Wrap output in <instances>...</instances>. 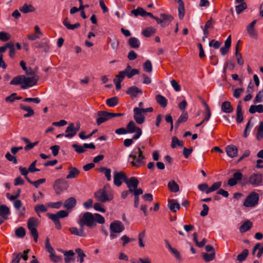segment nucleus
Here are the masks:
<instances>
[{
    "label": "nucleus",
    "mask_w": 263,
    "mask_h": 263,
    "mask_svg": "<svg viewBox=\"0 0 263 263\" xmlns=\"http://www.w3.org/2000/svg\"><path fill=\"white\" fill-rule=\"evenodd\" d=\"M105 222L104 218L100 214H92L90 212L84 213L77 222L80 226V229L76 227H70L69 229L70 232L79 237H86L87 234L84 231V226H86L89 228H93L97 223L104 224Z\"/></svg>",
    "instance_id": "obj_1"
},
{
    "label": "nucleus",
    "mask_w": 263,
    "mask_h": 263,
    "mask_svg": "<svg viewBox=\"0 0 263 263\" xmlns=\"http://www.w3.org/2000/svg\"><path fill=\"white\" fill-rule=\"evenodd\" d=\"M144 159L141 149H134L129 156V161L136 167H139L143 164Z\"/></svg>",
    "instance_id": "obj_2"
},
{
    "label": "nucleus",
    "mask_w": 263,
    "mask_h": 263,
    "mask_svg": "<svg viewBox=\"0 0 263 263\" xmlns=\"http://www.w3.org/2000/svg\"><path fill=\"white\" fill-rule=\"evenodd\" d=\"M153 111V108L152 107L147 108L135 107L133 109L134 118L138 124H142L145 121L143 114L147 112H152Z\"/></svg>",
    "instance_id": "obj_3"
},
{
    "label": "nucleus",
    "mask_w": 263,
    "mask_h": 263,
    "mask_svg": "<svg viewBox=\"0 0 263 263\" xmlns=\"http://www.w3.org/2000/svg\"><path fill=\"white\" fill-rule=\"evenodd\" d=\"M39 224V221L38 219L35 217H31L28 220L27 227L35 242H37V241L38 232L36 228Z\"/></svg>",
    "instance_id": "obj_4"
},
{
    "label": "nucleus",
    "mask_w": 263,
    "mask_h": 263,
    "mask_svg": "<svg viewBox=\"0 0 263 263\" xmlns=\"http://www.w3.org/2000/svg\"><path fill=\"white\" fill-rule=\"evenodd\" d=\"M96 199L102 202H106L113 199V195L111 192H107L104 189H100L95 194Z\"/></svg>",
    "instance_id": "obj_5"
},
{
    "label": "nucleus",
    "mask_w": 263,
    "mask_h": 263,
    "mask_svg": "<svg viewBox=\"0 0 263 263\" xmlns=\"http://www.w3.org/2000/svg\"><path fill=\"white\" fill-rule=\"evenodd\" d=\"M259 195L257 193L251 192L245 200L243 205L247 208H253L255 206L258 202Z\"/></svg>",
    "instance_id": "obj_6"
},
{
    "label": "nucleus",
    "mask_w": 263,
    "mask_h": 263,
    "mask_svg": "<svg viewBox=\"0 0 263 263\" xmlns=\"http://www.w3.org/2000/svg\"><path fill=\"white\" fill-rule=\"evenodd\" d=\"M45 249L46 251L49 253V257L53 262L57 263L62 260V256L56 255L54 250L50 244L48 238L46 240Z\"/></svg>",
    "instance_id": "obj_7"
},
{
    "label": "nucleus",
    "mask_w": 263,
    "mask_h": 263,
    "mask_svg": "<svg viewBox=\"0 0 263 263\" xmlns=\"http://www.w3.org/2000/svg\"><path fill=\"white\" fill-rule=\"evenodd\" d=\"M68 187V183L64 179H58L54 183L53 188L57 194H60Z\"/></svg>",
    "instance_id": "obj_8"
},
{
    "label": "nucleus",
    "mask_w": 263,
    "mask_h": 263,
    "mask_svg": "<svg viewBox=\"0 0 263 263\" xmlns=\"http://www.w3.org/2000/svg\"><path fill=\"white\" fill-rule=\"evenodd\" d=\"M38 80L39 77L37 75H33V77H29L24 76L23 83H22L21 88L23 89H26L32 87L37 84Z\"/></svg>",
    "instance_id": "obj_9"
},
{
    "label": "nucleus",
    "mask_w": 263,
    "mask_h": 263,
    "mask_svg": "<svg viewBox=\"0 0 263 263\" xmlns=\"http://www.w3.org/2000/svg\"><path fill=\"white\" fill-rule=\"evenodd\" d=\"M139 71L138 69H132L131 66L128 65L124 70L119 72L118 76L123 79H124L125 76L128 78H131L134 76L139 74Z\"/></svg>",
    "instance_id": "obj_10"
},
{
    "label": "nucleus",
    "mask_w": 263,
    "mask_h": 263,
    "mask_svg": "<svg viewBox=\"0 0 263 263\" xmlns=\"http://www.w3.org/2000/svg\"><path fill=\"white\" fill-rule=\"evenodd\" d=\"M127 130L128 133H133L136 132V134L133 137V139H137L141 135L142 130L139 127L136 126L135 123L131 121L127 125Z\"/></svg>",
    "instance_id": "obj_11"
},
{
    "label": "nucleus",
    "mask_w": 263,
    "mask_h": 263,
    "mask_svg": "<svg viewBox=\"0 0 263 263\" xmlns=\"http://www.w3.org/2000/svg\"><path fill=\"white\" fill-rule=\"evenodd\" d=\"M80 125H75L73 123H70L65 130V136L68 138H71L75 136L80 130Z\"/></svg>",
    "instance_id": "obj_12"
},
{
    "label": "nucleus",
    "mask_w": 263,
    "mask_h": 263,
    "mask_svg": "<svg viewBox=\"0 0 263 263\" xmlns=\"http://www.w3.org/2000/svg\"><path fill=\"white\" fill-rule=\"evenodd\" d=\"M125 229V227L122 222L119 220H115L109 225L110 231L116 232L117 234L122 233Z\"/></svg>",
    "instance_id": "obj_13"
},
{
    "label": "nucleus",
    "mask_w": 263,
    "mask_h": 263,
    "mask_svg": "<svg viewBox=\"0 0 263 263\" xmlns=\"http://www.w3.org/2000/svg\"><path fill=\"white\" fill-rule=\"evenodd\" d=\"M127 179L126 175L122 172H117L116 171L114 172V183L117 186L121 185L122 181L125 183Z\"/></svg>",
    "instance_id": "obj_14"
},
{
    "label": "nucleus",
    "mask_w": 263,
    "mask_h": 263,
    "mask_svg": "<svg viewBox=\"0 0 263 263\" xmlns=\"http://www.w3.org/2000/svg\"><path fill=\"white\" fill-rule=\"evenodd\" d=\"M242 178V174L240 170H237L233 175V177L230 178L228 181V184L230 186L236 185Z\"/></svg>",
    "instance_id": "obj_15"
},
{
    "label": "nucleus",
    "mask_w": 263,
    "mask_h": 263,
    "mask_svg": "<svg viewBox=\"0 0 263 263\" xmlns=\"http://www.w3.org/2000/svg\"><path fill=\"white\" fill-rule=\"evenodd\" d=\"M97 115L98 117L96 119V123L98 125H100L110 119L109 112L107 111H99Z\"/></svg>",
    "instance_id": "obj_16"
},
{
    "label": "nucleus",
    "mask_w": 263,
    "mask_h": 263,
    "mask_svg": "<svg viewBox=\"0 0 263 263\" xmlns=\"http://www.w3.org/2000/svg\"><path fill=\"white\" fill-rule=\"evenodd\" d=\"M262 176L259 174H253L249 178V182L254 186H257L261 184Z\"/></svg>",
    "instance_id": "obj_17"
},
{
    "label": "nucleus",
    "mask_w": 263,
    "mask_h": 263,
    "mask_svg": "<svg viewBox=\"0 0 263 263\" xmlns=\"http://www.w3.org/2000/svg\"><path fill=\"white\" fill-rule=\"evenodd\" d=\"M257 21H253L247 27V30L249 35L253 38H257V32L255 29V25Z\"/></svg>",
    "instance_id": "obj_18"
},
{
    "label": "nucleus",
    "mask_w": 263,
    "mask_h": 263,
    "mask_svg": "<svg viewBox=\"0 0 263 263\" xmlns=\"http://www.w3.org/2000/svg\"><path fill=\"white\" fill-rule=\"evenodd\" d=\"M256 133L255 138L258 141L263 142V122L261 121L259 124L256 126Z\"/></svg>",
    "instance_id": "obj_19"
},
{
    "label": "nucleus",
    "mask_w": 263,
    "mask_h": 263,
    "mask_svg": "<svg viewBox=\"0 0 263 263\" xmlns=\"http://www.w3.org/2000/svg\"><path fill=\"white\" fill-rule=\"evenodd\" d=\"M219 153H227V155L230 158H234L237 155L238 149H214Z\"/></svg>",
    "instance_id": "obj_20"
},
{
    "label": "nucleus",
    "mask_w": 263,
    "mask_h": 263,
    "mask_svg": "<svg viewBox=\"0 0 263 263\" xmlns=\"http://www.w3.org/2000/svg\"><path fill=\"white\" fill-rule=\"evenodd\" d=\"M214 22L212 18L209 20L205 23V24L203 27H201L203 30V33L204 35H209L210 30L213 29L214 26Z\"/></svg>",
    "instance_id": "obj_21"
},
{
    "label": "nucleus",
    "mask_w": 263,
    "mask_h": 263,
    "mask_svg": "<svg viewBox=\"0 0 263 263\" xmlns=\"http://www.w3.org/2000/svg\"><path fill=\"white\" fill-rule=\"evenodd\" d=\"M68 174L66 176V179H67L76 178L80 174V171L78 169L71 166L68 167Z\"/></svg>",
    "instance_id": "obj_22"
},
{
    "label": "nucleus",
    "mask_w": 263,
    "mask_h": 263,
    "mask_svg": "<svg viewBox=\"0 0 263 263\" xmlns=\"http://www.w3.org/2000/svg\"><path fill=\"white\" fill-rule=\"evenodd\" d=\"M20 108L24 111H27V114L24 115V118H28L31 117L34 114L33 109L29 106L25 105L21 103L20 104Z\"/></svg>",
    "instance_id": "obj_23"
},
{
    "label": "nucleus",
    "mask_w": 263,
    "mask_h": 263,
    "mask_svg": "<svg viewBox=\"0 0 263 263\" xmlns=\"http://www.w3.org/2000/svg\"><path fill=\"white\" fill-rule=\"evenodd\" d=\"M126 93L131 97H136L139 93H142V91L136 86H131L127 89Z\"/></svg>",
    "instance_id": "obj_24"
},
{
    "label": "nucleus",
    "mask_w": 263,
    "mask_h": 263,
    "mask_svg": "<svg viewBox=\"0 0 263 263\" xmlns=\"http://www.w3.org/2000/svg\"><path fill=\"white\" fill-rule=\"evenodd\" d=\"M129 46L134 49H138L141 44L140 40L135 37H131L128 40Z\"/></svg>",
    "instance_id": "obj_25"
},
{
    "label": "nucleus",
    "mask_w": 263,
    "mask_h": 263,
    "mask_svg": "<svg viewBox=\"0 0 263 263\" xmlns=\"http://www.w3.org/2000/svg\"><path fill=\"white\" fill-rule=\"evenodd\" d=\"M76 203V199L74 197H70L65 201L64 207L68 210L71 209L75 206Z\"/></svg>",
    "instance_id": "obj_26"
},
{
    "label": "nucleus",
    "mask_w": 263,
    "mask_h": 263,
    "mask_svg": "<svg viewBox=\"0 0 263 263\" xmlns=\"http://www.w3.org/2000/svg\"><path fill=\"white\" fill-rule=\"evenodd\" d=\"M160 17H161L162 27H165L167 26L173 20V17L171 15L166 14L162 13L160 15Z\"/></svg>",
    "instance_id": "obj_27"
},
{
    "label": "nucleus",
    "mask_w": 263,
    "mask_h": 263,
    "mask_svg": "<svg viewBox=\"0 0 263 263\" xmlns=\"http://www.w3.org/2000/svg\"><path fill=\"white\" fill-rule=\"evenodd\" d=\"M168 206L171 211L176 212L180 209V204L174 199H170L168 201Z\"/></svg>",
    "instance_id": "obj_28"
},
{
    "label": "nucleus",
    "mask_w": 263,
    "mask_h": 263,
    "mask_svg": "<svg viewBox=\"0 0 263 263\" xmlns=\"http://www.w3.org/2000/svg\"><path fill=\"white\" fill-rule=\"evenodd\" d=\"M10 213V210L8 206L4 204L0 205V216L3 219H6Z\"/></svg>",
    "instance_id": "obj_29"
},
{
    "label": "nucleus",
    "mask_w": 263,
    "mask_h": 263,
    "mask_svg": "<svg viewBox=\"0 0 263 263\" xmlns=\"http://www.w3.org/2000/svg\"><path fill=\"white\" fill-rule=\"evenodd\" d=\"M19 10L22 13H27L29 12H34L35 10V9L32 5L25 4L22 7H20Z\"/></svg>",
    "instance_id": "obj_30"
},
{
    "label": "nucleus",
    "mask_w": 263,
    "mask_h": 263,
    "mask_svg": "<svg viewBox=\"0 0 263 263\" xmlns=\"http://www.w3.org/2000/svg\"><path fill=\"white\" fill-rule=\"evenodd\" d=\"M125 183L127 184V187H133L134 189L137 188L139 181L136 177H133L129 179L127 178Z\"/></svg>",
    "instance_id": "obj_31"
},
{
    "label": "nucleus",
    "mask_w": 263,
    "mask_h": 263,
    "mask_svg": "<svg viewBox=\"0 0 263 263\" xmlns=\"http://www.w3.org/2000/svg\"><path fill=\"white\" fill-rule=\"evenodd\" d=\"M64 255L65 256L64 260L65 263H70L73 261V257L74 253L73 251L69 250L68 251H63Z\"/></svg>",
    "instance_id": "obj_32"
},
{
    "label": "nucleus",
    "mask_w": 263,
    "mask_h": 263,
    "mask_svg": "<svg viewBox=\"0 0 263 263\" xmlns=\"http://www.w3.org/2000/svg\"><path fill=\"white\" fill-rule=\"evenodd\" d=\"M233 108L229 101H225L222 103L221 110L225 113H230L233 111Z\"/></svg>",
    "instance_id": "obj_33"
},
{
    "label": "nucleus",
    "mask_w": 263,
    "mask_h": 263,
    "mask_svg": "<svg viewBox=\"0 0 263 263\" xmlns=\"http://www.w3.org/2000/svg\"><path fill=\"white\" fill-rule=\"evenodd\" d=\"M250 113L254 114L255 112L262 113L263 112V105H252L249 110Z\"/></svg>",
    "instance_id": "obj_34"
},
{
    "label": "nucleus",
    "mask_w": 263,
    "mask_h": 263,
    "mask_svg": "<svg viewBox=\"0 0 263 263\" xmlns=\"http://www.w3.org/2000/svg\"><path fill=\"white\" fill-rule=\"evenodd\" d=\"M156 100L157 102L162 107H165L167 104V100L161 95H157L156 96Z\"/></svg>",
    "instance_id": "obj_35"
},
{
    "label": "nucleus",
    "mask_w": 263,
    "mask_h": 263,
    "mask_svg": "<svg viewBox=\"0 0 263 263\" xmlns=\"http://www.w3.org/2000/svg\"><path fill=\"white\" fill-rule=\"evenodd\" d=\"M178 3H179V7L178 8L179 17L180 19L182 20L185 14L184 3L182 0H178Z\"/></svg>",
    "instance_id": "obj_36"
},
{
    "label": "nucleus",
    "mask_w": 263,
    "mask_h": 263,
    "mask_svg": "<svg viewBox=\"0 0 263 263\" xmlns=\"http://www.w3.org/2000/svg\"><path fill=\"white\" fill-rule=\"evenodd\" d=\"M64 25L69 30H73L75 28H77L80 26V24L79 23H77L73 25H71L69 23L68 18H65L63 21Z\"/></svg>",
    "instance_id": "obj_37"
},
{
    "label": "nucleus",
    "mask_w": 263,
    "mask_h": 263,
    "mask_svg": "<svg viewBox=\"0 0 263 263\" xmlns=\"http://www.w3.org/2000/svg\"><path fill=\"white\" fill-rule=\"evenodd\" d=\"M24 75H20L15 77L10 82V85H17L23 83Z\"/></svg>",
    "instance_id": "obj_38"
},
{
    "label": "nucleus",
    "mask_w": 263,
    "mask_h": 263,
    "mask_svg": "<svg viewBox=\"0 0 263 263\" xmlns=\"http://www.w3.org/2000/svg\"><path fill=\"white\" fill-rule=\"evenodd\" d=\"M176 146H183V142L180 140L177 137L174 136L172 139L171 147L172 148H175Z\"/></svg>",
    "instance_id": "obj_39"
},
{
    "label": "nucleus",
    "mask_w": 263,
    "mask_h": 263,
    "mask_svg": "<svg viewBox=\"0 0 263 263\" xmlns=\"http://www.w3.org/2000/svg\"><path fill=\"white\" fill-rule=\"evenodd\" d=\"M252 227V223L249 221L244 222L240 227L239 231L241 233H244L249 230Z\"/></svg>",
    "instance_id": "obj_40"
},
{
    "label": "nucleus",
    "mask_w": 263,
    "mask_h": 263,
    "mask_svg": "<svg viewBox=\"0 0 263 263\" xmlns=\"http://www.w3.org/2000/svg\"><path fill=\"white\" fill-rule=\"evenodd\" d=\"M168 187L172 192H177L179 190V187L178 185L174 180L170 181L168 183Z\"/></svg>",
    "instance_id": "obj_41"
},
{
    "label": "nucleus",
    "mask_w": 263,
    "mask_h": 263,
    "mask_svg": "<svg viewBox=\"0 0 263 263\" xmlns=\"http://www.w3.org/2000/svg\"><path fill=\"white\" fill-rule=\"evenodd\" d=\"M221 186V182L218 181L214 183L211 186L209 187V189L207 190L206 192V194H209L210 193H212L213 192L215 191L216 190H218L220 188V187Z\"/></svg>",
    "instance_id": "obj_42"
},
{
    "label": "nucleus",
    "mask_w": 263,
    "mask_h": 263,
    "mask_svg": "<svg viewBox=\"0 0 263 263\" xmlns=\"http://www.w3.org/2000/svg\"><path fill=\"white\" fill-rule=\"evenodd\" d=\"M156 32V30L152 27L146 28L145 29L143 30L142 34L145 37H150Z\"/></svg>",
    "instance_id": "obj_43"
},
{
    "label": "nucleus",
    "mask_w": 263,
    "mask_h": 263,
    "mask_svg": "<svg viewBox=\"0 0 263 263\" xmlns=\"http://www.w3.org/2000/svg\"><path fill=\"white\" fill-rule=\"evenodd\" d=\"M146 12H147L145 11L143 8L140 7H139L137 9L133 10L132 11V13L136 16L141 15L142 16L145 17L146 16Z\"/></svg>",
    "instance_id": "obj_44"
},
{
    "label": "nucleus",
    "mask_w": 263,
    "mask_h": 263,
    "mask_svg": "<svg viewBox=\"0 0 263 263\" xmlns=\"http://www.w3.org/2000/svg\"><path fill=\"white\" fill-rule=\"evenodd\" d=\"M249 254V251L247 249H244L242 252L238 255L237 259L239 262H242L246 260Z\"/></svg>",
    "instance_id": "obj_45"
},
{
    "label": "nucleus",
    "mask_w": 263,
    "mask_h": 263,
    "mask_svg": "<svg viewBox=\"0 0 263 263\" xmlns=\"http://www.w3.org/2000/svg\"><path fill=\"white\" fill-rule=\"evenodd\" d=\"M16 96H17L16 93L14 92V93H12L11 95L5 98L6 102L12 103V102H14L15 100L22 99L21 97H17Z\"/></svg>",
    "instance_id": "obj_46"
},
{
    "label": "nucleus",
    "mask_w": 263,
    "mask_h": 263,
    "mask_svg": "<svg viewBox=\"0 0 263 263\" xmlns=\"http://www.w3.org/2000/svg\"><path fill=\"white\" fill-rule=\"evenodd\" d=\"M247 8V5L246 3H239L238 5L235 6L236 13L239 14L241 13L243 10Z\"/></svg>",
    "instance_id": "obj_47"
},
{
    "label": "nucleus",
    "mask_w": 263,
    "mask_h": 263,
    "mask_svg": "<svg viewBox=\"0 0 263 263\" xmlns=\"http://www.w3.org/2000/svg\"><path fill=\"white\" fill-rule=\"evenodd\" d=\"M118 100L117 97L108 99L106 101V104L109 107H114L117 105Z\"/></svg>",
    "instance_id": "obj_48"
},
{
    "label": "nucleus",
    "mask_w": 263,
    "mask_h": 263,
    "mask_svg": "<svg viewBox=\"0 0 263 263\" xmlns=\"http://www.w3.org/2000/svg\"><path fill=\"white\" fill-rule=\"evenodd\" d=\"M203 104L205 107V116L203 119V121H208L209 120L211 115L210 109L207 103H205L204 101L203 102Z\"/></svg>",
    "instance_id": "obj_49"
},
{
    "label": "nucleus",
    "mask_w": 263,
    "mask_h": 263,
    "mask_svg": "<svg viewBox=\"0 0 263 263\" xmlns=\"http://www.w3.org/2000/svg\"><path fill=\"white\" fill-rule=\"evenodd\" d=\"M76 252L79 256V258L78 259V261L80 263H82L84 261V258L86 256V255L83 252V251L80 248H77L75 250Z\"/></svg>",
    "instance_id": "obj_50"
},
{
    "label": "nucleus",
    "mask_w": 263,
    "mask_h": 263,
    "mask_svg": "<svg viewBox=\"0 0 263 263\" xmlns=\"http://www.w3.org/2000/svg\"><path fill=\"white\" fill-rule=\"evenodd\" d=\"M202 256L205 261L209 262L213 260L215 258V252H213L210 254L202 253Z\"/></svg>",
    "instance_id": "obj_51"
},
{
    "label": "nucleus",
    "mask_w": 263,
    "mask_h": 263,
    "mask_svg": "<svg viewBox=\"0 0 263 263\" xmlns=\"http://www.w3.org/2000/svg\"><path fill=\"white\" fill-rule=\"evenodd\" d=\"M143 69L147 72H151L152 71V65L149 60H146L143 64Z\"/></svg>",
    "instance_id": "obj_52"
},
{
    "label": "nucleus",
    "mask_w": 263,
    "mask_h": 263,
    "mask_svg": "<svg viewBox=\"0 0 263 263\" xmlns=\"http://www.w3.org/2000/svg\"><path fill=\"white\" fill-rule=\"evenodd\" d=\"M123 79L118 76V74L116 76V78L114 79V82L116 85V88L117 90L121 88V83L123 81Z\"/></svg>",
    "instance_id": "obj_53"
},
{
    "label": "nucleus",
    "mask_w": 263,
    "mask_h": 263,
    "mask_svg": "<svg viewBox=\"0 0 263 263\" xmlns=\"http://www.w3.org/2000/svg\"><path fill=\"white\" fill-rule=\"evenodd\" d=\"M8 49H9V56L11 58H13L15 54V50L14 44L12 42L8 43Z\"/></svg>",
    "instance_id": "obj_54"
},
{
    "label": "nucleus",
    "mask_w": 263,
    "mask_h": 263,
    "mask_svg": "<svg viewBox=\"0 0 263 263\" xmlns=\"http://www.w3.org/2000/svg\"><path fill=\"white\" fill-rule=\"evenodd\" d=\"M101 172L104 173L105 177L107 178L108 181H110L111 179V170L105 167L101 168Z\"/></svg>",
    "instance_id": "obj_55"
},
{
    "label": "nucleus",
    "mask_w": 263,
    "mask_h": 263,
    "mask_svg": "<svg viewBox=\"0 0 263 263\" xmlns=\"http://www.w3.org/2000/svg\"><path fill=\"white\" fill-rule=\"evenodd\" d=\"M22 258V253H14L12 254V259L11 263H19Z\"/></svg>",
    "instance_id": "obj_56"
},
{
    "label": "nucleus",
    "mask_w": 263,
    "mask_h": 263,
    "mask_svg": "<svg viewBox=\"0 0 263 263\" xmlns=\"http://www.w3.org/2000/svg\"><path fill=\"white\" fill-rule=\"evenodd\" d=\"M34 210L39 214L40 212H45L47 211V209L44 204H39L35 206Z\"/></svg>",
    "instance_id": "obj_57"
},
{
    "label": "nucleus",
    "mask_w": 263,
    "mask_h": 263,
    "mask_svg": "<svg viewBox=\"0 0 263 263\" xmlns=\"http://www.w3.org/2000/svg\"><path fill=\"white\" fill-rule=\"evenodd\" d=\"M25 230L23 227H20L15 230V234L18 237L22 238L25 235Z\"/></svg>",
    "instance_id": "obj_58"
},
{
    "label": "nucleus",
    "mask_w": 263,
    "mask_h": 263,
    "mask_svg": "<svg viewBox=\"0 0 263 263\" xmlns=\"http://www.w3.org/2000/svg\"><path fill=\"white\" fill-rule=\"evenodd\" d=\"M10 39V35L9 33L2 31L0 32V40L6 42L8 41Z\"/></svg>",
    "instance_id": "obj_59"
},
{
    "label": "nucleus",
    "mask_w": 263,
    "mask_h": 263,
    "mask_svg": "<svg viewBox=\"0 0 263 263\" xmlns=\"http://www.w3.org/2000/svg\"><path fill=\"white\" fill-rule=\"evenodd\" d=\"M94 209L97 211L102 213L105 212V209L103 207L102 205L99 202L95 203L93 205Z\"/></svg>",
    "instance_id": "obj_60"
},
{
    "label": "nucleus",
    "mask_w": 263,
    "mask_h": 263,
    "mask_svg": "<svg viewBox=\"0 0 263 263\" xmlns=\"http://www.w3.org/2000/svg\"><path fill=\"white\" fill-rule=\"evenodd\" d=\"M5 157L8 160L13 162L14 164H16L17 163L16 157L14 155H11L9 152L6 154Z\"/></svg>",
    "instance_id": "obj_61"
},
{
    "label": "nucleus",
    "mask_w": 263,
    "mask_h": 263,
    "mask_svg": "<svg viewBox=\"0 0 263 263\" xmlns=\"http://www.w3.org/2000/svg\"><path fill=\"white\" fill-rule=\"evenodd\" d=\"M263 100V91H260L256 96L255 99L254 100V102L256 103H260Z\"/></svg>",
    "instance_id": "obj_62"
},
{
    "label": "nucleus",
    "mask_w": 263,
    "mask_h": 263,
    "mask_svg": "<svg viewBox=\"0 0 263 263\" xmlns=\"http://www.w3.org/2000/svg\"><path fill=\"white\" fill-rule=\"evenodd\" d=\"M172 254L174 255V256L178 259L179 261L182 260V257L180 252L175 248L173 249L171 251H170Z\"/></svg>",
    "instance_id": "obj_63"
},
{
    "label": "nucleus",
    "mask_w": 263,
    "mask_h": 263,
    "mask_svg": "<svg viewBox=\"0 0 263 263\" xmlns=\"http://www.w3.org/2000/svg\"><path fill=\"white\" fill-rule=\"evenodd\" d=\"M171 83L172 87L176 91H179L181 90L180 85L176 80L173 79L171 80Z\"/></svg>",
    "instance_id": "obj_64"
}]
</instances>
